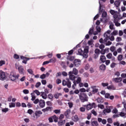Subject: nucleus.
<instances>
[{
  "instance_id": "obj_31",
  "label": "nucleus",
  "mask_w": 126,
  "mask_h": 126,
  "mask_svg": "<svg viewBox=\"0 0 126 126\" xmlns=\"http://www.w3.org/2000/svg\"><path fill=\"white\" fill-rule=\"evenodd\" d=\"M67 63V65L68 66H69V67H70V68H72V67H73V66H74V64L71 63L70 64H69V62L68 61H67L66 62Z\"/></svg>"
},
{
  "instance_id": "obj_19",
  "label": "nucleus",
  "mask_w": 126,
  "mask_h": 126,
  "mask_svg": "<svg viewBox=\"0 0 126 126\" xmlns=\"http://www.w3.org/2000/svg\"><path fill=\"white\" fill-rule=\"evenodd\" d=\"M66 80H67V83L66 84L67 87L68 88H70L71 87V82L69 81V78H66Z\"/></svg>"
},
{
  "instance_id": "obj_43",
  "label": "nucleus",
  "mask_w": 126,
  "mask_h": 126,
  "mask_svg": "<svg viewBox=\"0 0 126 126\" xmlns=\"http://www.w3.org/2000/svg\"><path fill=\"white\" fill-rule=\"evenodd\" d=\"M15 103L13 102H11L9 103V108H15Z\"/></svg>"
},
{
  "instance_id": "obj_4",
  "label": "nucleus",
  "mask_w": 126,
  "mask_h": 126,
  "mask_svg": "<svg viewBox=\"0 0 126 126\" xmlns=\"http://www.w3.org/2000/svg\"><path fill=\"white\" fill-rule=\"evenodd\" d=\"M74 65L76 67H78L81 64V60L79 59H76L74 61Z\"/></svg>"
},
{
  "instance_id": "obj_32",
  "label": "nucleus",
  "mask_w": 126,
  "mask_h": 126,
  "mask_svg": "<svg viewBox=\"0 0 126 126\" xmlns=\"http://www.w3.org/2000/svg\"><path fill=\"white\" fill-rule=\"evenodd\" d=\"M31 95L32 96V101H34L35 99H36V96H35V94L34 93H32L31 94Z\"/></svg>"
},
{
  "instance_id": "obj_30",
  "label": "nucleus",
  "mask_w": 126,
  "mask_h": 126,
  "mask_svg": "<svg viewBox=\"0 0 126 126\" xmlns=\"http://www.w3.org/2000/svg\"><path fill=\"white\" fill-rule=\"evenodd\" d=\"M114 4L116 7H119V5L121 4V2L120 0H116L115 1Z\"/></svg>"
},
{
  "instance_id": "obj_37",
  "label": "nucleus",
  "mask_w": 126,
  "mask_h": 126,
  "mask_svg": "<svg viewBox=\"0 0 126 126\" xmlns=\"http://www.w3.org/2000/svg\"><path fill=\"white\" fill-rule=\"evenodd\" d=\"M1 111L2 112V113H7V112H8V111H9V109H8V108H2L1 109Z\"/></svg>"
},
{
  "instance_id": "obj_22",
  "label": "nucleus",
  "mask_w": 126,
  "mask_h": 126,
  "mask_svg": "<svg viewBox=\"0 0 126 126\" xmlns=\"http://www.w3.org/2000/svg\"><path fill=\"white\" fill-rule=\"evenodd\" d=\"M72 120L73 121V122H78L79 121V119L78 118V116L76 115L72 117Z\"/></svg>"
},
{
  "instance_id": "obj_47",
  "label": "nucleus",
  "mask_w": 126,
  "mask_h": 126,
  "mask_svg": "<svg viewBox=\"0 0 126 126\" xmlns=\"http://www.w3.org/2000/svg\"><path fill=\"white\" fill-rule=\"evenodd\" d=\"M99 10L100 12H101V11H102V10H103V9H102V7H103V5L102 4H101V1L99 2Z\"/></svg>"
},
{
  "instance_id": "obj_1",
  "label": "nucleus",
  "mask_w": 126,
  "mask_h": 126,
  "mask_svg": "<svg viewBox=\"0 0 126 126\" xmlns=\"http://www.w3.org/2000/svg\"><path fill=\"white\" fill-rule=\"evenodd\" d=\"M114 35H118V31H114L111 34V31H107L104 34L103 36L104 37V41L105 42H107V40H110V41H114L115 40V37H114Z\"/></svg>"
},
{
  "instance_id": "obj_60",
  "label": "nucleus",
  "mask_w": 126,
  "mask_h": 126,
  "mask_svg": "<svg viewBox=\"0 0 126 126\" xmlns=\"http://www.w3.org/2000/svg\"><path fill=\"white\" fill-rule=\"evenodd\" d=\"M23 92L24 94H29V91L28 90H24L23 91Z\"/></svg>"
},
{
  "instance_id": "obj_59",
  "label": "nucleus",
  "mask_w": 126,
  "mask_h": 126,
  "mask_svg": "<svg viewBox=\"0 0 126 126\" xmlns=\"http://www.w3.org/2000/svg\"><path fill=\"white\" fill-rule=\"evenodd\" d=\"M107 122L108 123V124H113V120L111 118H108L107 119Z\"/></svg>"
},
{
  "instance_id": "obj_33",
  "label": "nucleus",
  "mask_w": 126,
  "mask_h": 126,
  "mask_svg": "<svg viewBox=\"0 0 126 126\" xmlns=\"http://www.w3.org/2000/svg\"><path fill=\"white\" fill-rule=\"evenodd\" d=\"M114 23H115L116 26H121V24L119 22H118V20L117 19H114Z\"/></svg>"
},
{
  "instance_id": "obj_35",
  "label": "nucleus",
  "mask_w": 126,
  "mask_h": 126,
  "mask_svg": "<svg viewBox=\"0 0 126 126\" xmlns=\"http://www.w3.org/2000/svg\"><path fill=\"white\" fill-rule=\"evenodd\" d=\"M48 97L51 100V101H53V99H54V95L52 94H48Z\"/></svg>"
},
{
  "instance_id": "obj_53",
  "label": "nucleus",
  "mask_w": 126,
  "mask_h": 126,
  "mask_svg": "<svg viewBox=\"0 0 126 126\" xmlns=\"http://www.w3.org/2000/svg\"><path fill=\"white\" fill-rule=\"evenodd\" d=\"M48 120L49 121V123H53L54 122V116L50 117Z\"/></svg>"
},
{
  "instance_id": "obj_7",
  "label": "nucleus",
  "mask_w": 126,
  "mask_h": 126,
  "mask_svg": "<svg viewBox=\"0 0 126 126\" xmlns=\"http://www.w3.org/2000/svg\"><path fill=\"white\" fill-rule=\"evenodd\" d=\"M42 114H43L42 113V111H40V110H38V111H36L34 113V115L33 114V118L34 119H35V116L36 117V119H38V118H39V117H40V116H41V115H42Z\"/></svg>"
},
{
  "instance_id": "obj_61",
  "label": "nucleus",
  "mask_w": 126,
  "mask_h": 126,
  "mask_svg": "<svg viewBox=\"0 0 126 126\" xmlns=\"http://www.w3.org/2000/svg\"><path fill=\"white\" fill-rule=\"evenodd\" d=\"M28 114H29L30 115H32V114H33V110L32 109H29L28 110Z\"/></svg>"
},
{
  "instance_id": "obj_38",
  "label": "nucleus",
  "mask_w": 126,
  "mask_h": 126,
  "mask_svg": "<svg viewBox=\"0 0 126 126\" xmlns=\"http://www.w3.org/2000/svg\"><path fill=\"white\" fill-rule=\"evenodd\" d=\"M112 57H113V54H112V53H108L106 55V58H107V59H109V60H111V59H112Z\"/></svg>"
},
{
  "instance_id": "obj_34",
  "label": "nucleus",
  "mask_w": 126,
  "mask_h": 126,
  "mask_svg": "<svg viewBox=\"0 0 126 126\" xmlns=\"http://www.w3.org/2000/svg\"><path fill=\"white\" fill-rule=\"evenodd\" d=\"M99 68L101 70H105V69H106V65L104 64H102L100 66Z\"/></svg>"
},
{
  "instance_id": "obj_3",
  "label": "nucleus",
  "mask_w": 126,
  "mask_h": 126,
  "mask_svg": "<svg viewBox=\"0 0 126 126\" xmlns=\"http://www.w3.org/2000/svg\"><path fill=\"white\" fill-rule=\"evenodd\" d=\"M96 106V104L94 102L91 103H90L87 105H84V107H86L87 110H91L92 108H95V106Z\"/></svg>"
},
{
  "instance_id": "obj_62",
  "label": "nucleus",
  "mask_w": 126,
  "mask_h": 126,
  "mask_svg": "<svg viewBox=\"0 0 126 126\" xmlns=\"http://www.w3.org/2000/svg\"><path fill=\"white\" fill-rule=\"evenodd\" d=\"M115 66H116V63H112L110 64V67H111V68H114V67H115Z\"/></svg>"
},
{
  "instance_id": "obj_9",
  "label": "nucleus",
  "mask_w": 126,
  "mask_h": 126,
  "mask_svg": "<svg viewBox=\"0 0 126 126\" xmlns=\"http://www.w3.org/2000/svg\"><path fill=\"white\" fill-rule=\"evenodd\" d=\"M83 52V55H84V58L85 59H87L88 58V52H89V50H88V48H84Z\"/></svg>"
},
{
  "instance_id": "obj_6",
  "label": "nucleus",
  "mask_w": 126,
  "mask_h": 126,
  "mask_svg": "<svg viewBox=\"0 0 126 126\" xmlns=\"http://www.w3.org/2000/svg\"><path fill=\"white\" fill-rule=\"evenodd\" d=\"M5 73L2 71H0V80L3 81V80H5Z\"/></svg>"
},
{
  "instance_id": "obj_13",
  "label": "nucleus",
  "mask_w": 126,
  "mask_h": 126,
  "mask_svg": "<svg viewBox=\"0 0 126 126\" xmlns=\"http://www.w3.org/2000/svg\"><path fill=\"white\" fill-rule=\"evenodd\" d=\"M103 113L104 114V115H106V114H108L109 113H111V107L107 106L106 109L103 110Z\"/></svg>"
},
{
  "instance_id": "obj_54",
  "label": "nucleus",
  "mask_w": 126,
  "mask_h": 126,
  "mask_svg": "<svg viewBox=\"0 0 126 126\" xmlns=\"http://www.w3.org/2000/svg\"><path fill=\"white\" fill-rule=\"evenodd\" d=\"M40 79H45V78H46V74H43L41 75L40 76Z\"/></svg>"
},
{
  "instance_id": "obj_12",
  "label": "nucleus",
  "mask_w": 126,
  "mask_h": 126,
  "mask_svg": "<svg viewBox=\"0 0 126 126\" xmlns=\"http://www.w3.org/2000/svg\"><path fill=\"white\" fill-rule=\"evenodd\" d=\"M39 105L40 108H44L46 105V102H45V100L43 99H40L39 102Z\"/></svg>"
},
{
  "instance_id": "obj_45",
  "label": "nucleus",
  "mask_w": 126,
  "mask_h": 126,
  "mask_svg": "<svg viewBox=\"0 0 126 126\" xmlns=\"http://www.w3.org/2000/svg\"><path fill=\"white\" fill-rule=\"evenodd\" d=\"M3 64H5V61L3 60L0 61V66H2Z\"/></svg>"
},
{
  "instance_id": "obj_40",
  "label": "nucleus",
  "mask_w": 126,
  "mask_h": 126,
  "mask_svg": "<svg viewBox=\"0 0 126 126\" xmlns=\"http://www.w3.org/2000/svg\"><path fill=\"white\" fill-rule=\"evenodd\" d=\"M33 93H35L37 96H39V95H41V93H40V92L37 90L33 91Z\"/></svg>"
},
{
  "instance_id": "obj_20",
  "label": "nucleus",
  "mask_w": 126,
  "mask_h": 126,
  "mask_svg": "<svg viewBox=\"0 0 126 126\" xmlns=\"http://www.w3.org/2000/svg\"><path fill=\"white\" fill-rule=\"evenodd\" d=\"M71 72H72V74H74V75H77V74H78V70L75 68H73V70L71 71Z\"/></svg>"
},
{
  "instance_id": "obj_52",
  "label": "nucleus",
  "mask_w": 126,
  "mask_h": 126,
  "mask_svg": "<svg viewBox=\"0 0 126 126\" xmlns=\"http://www.w3.org/2000/svg\"><path fill=\"white\" fill-rule=\"evenodd\" d=\"M28 72L30 74H31L32 75L33 74V70H32V69H28L27 70Z\"/></svg>"
},
{
  "instance_id": "obj_27",
  "label": "nucleus",
  "mask_w": 126,
  "mask_h": 126,
  "mask_svg": "<svg viewBox=\"0 0 126 126\" xmlns=\"http://www.w3.org/2000/svg\"><path fill=\"white\" fill-rule=\"evenodd\" d=\"M64 124H65V120H63V121L61 120L58 122V126H63Z\"/></svg>"
},
{
  "instance_id": "obj_44",
  "label": "nucleus",
  "mask_w": 126,
  "mask_h": 126,
  "mask_svg": "<svg viewBox=\"0 0 126 126\" xmlns=\"http://www.w3.org/2000/svg\"><path fill=\"white\" fill-rule=\"evenodd\" d=\"M118 60L119 62H121V61L123 60V55H119L118 57Z\"/></svg>"
},
{
  "instance_id": "obj_24",
  "label": "nucleus",
  "mask_w": 126,
  "mask_h": 126,
  "mask_svg": "<svg viewBox=\"0 0 126 126\" xmlns=\"http://www.w3.org/2000/svg\"><path fill=\"white\" fill-rule=\"evenodd\" d=\"M81 82V78L80 77H78L77 79V80L74 81V83L76 84H79Z\"/></svg>"
},
{
  "instance_id": "obj_29",
  "label": "nucleus",
  "mask_w": 126,
  "mask_h": 126,
  "mask_svg": "<svg viewBox=\"0 0 126 126\" xmlns=\"http://www.w3.org/2000/svg\"><path fill=\"white\" fill-rule=\"evenodd\" d=\"M54 97L55 99H59V97L60 96H62V94L61 93H56L54 95Z\"/></svg>"
},
{
  "instance_id": "obj_42",
  "label": "nucleus",
  "mask_w": 126,
  "mask_h": 126,
  "mask_svg": "<svg viewBox=\"0 0 126 126\" xmlns=\"http://www.w3.org/2000/svg\"><path fill=\"white\" fill-rule=\"evenodd\" d=\"M50 63H56L57 62V59L53 58L49 60Z\"/></svg>"
},
{
  "instance_id": "obj_51",
  "label": "nucleus",
  "mask_w": 126,
  "mask_h": 126,
  "mask_svg": "<svg viewBox=\"0 0 126 126\" xmlns=\"http://www.w3.org/2000/svg\"><path fill=\"white\" fill-rule=\"evenodd\" d=\"M107 12H103L102 14V17L103 18H105V17H107Z\"/></svg>"
},
{
  "instance_id": "obj_64",
  "label": "nucleus",
  "mask_w": 126,
  "mask_h": 126,
  "mask_svg": "<svg viewBox=\"0 0 126 126\" xmlns=\"http://www.w3.org/2000/svg\"><path fill=\"white\" fill-rule=\"evenodd\" d=\"M14 59H16V60H18V59H19V56L17 54H15L14 55Z\"/></svg>"
},
{
  "instance_id": "obj_16",
  "label": "nucleus",
  "mask_w": 126,
  "mask_h": 126,
  "mask_svg": "<svg viewBox=\"0 0 126 126\" xmlns=\"http://www.w3.org/2000/svg\"><path fill=\"white\" fill-rule=\"evenodd\" d=\"M123 80L122 77H118V78H114L113 79V81L115 82V83H119V82H121Z\"/></svg>"
},
{
  "instance_id": "obj_55",
  "label": "nucleus",
  "mask_w": 126,
  "mask_h": 126,
  "mask_svg": "<svg viewBox=\"0 0 126 126\" xmlns=\"http://www.w3.org/2000/svg\"><path fill=\"white\" fill-rule=\"evenodd\" d=\"M66 83H67V80H63L62 81V84L63 86H65V85H66Z\"/></svg>"
},
{
  "instance_id": "obj_21",
  "label": "nucleus",
  "mask_w": 126,
  "mask_h": 126,
  "mask_svg": "<svg viewBox=\"0 0 126 126\" xmlns=\"http://www.w3.org/2000/svg\"><path fill=\"white\" fill-rule=\"evenodd\" d=\"M107 89H108V90H116V87L113 85L108 86Z\"/></svg>"
},
{
  "instance_id": "obj_26",
  "label": "nucleus",
  "mask_w": 126,
  "mask_h": 126,
  "mask_svg": "<svg viewBox=\"0 0 126 126\" xmlns=\"http://www.w3.org/2000/svg\"><path fill=\"white\" fill-rule=\"evenodd\" d=\"M77 54L79 55V56H82L84 58L83 50H82V49H79L78 50V53Z\"/></svg>"
},
{
  "instance_id": "obj_28",
  "label": "nucleus",
  "mask_w": 126,
  "mask_h": 126,
  "mask_svg": "<svg viewBox=\"0 0 126 126\" xmlns=\"http://www.w3.org/2000/svg\"><path fill=\"white\" fill-rule=\"evenodd\" d=\"M70 114V110L67 109L64 113V116L67 118L68 115Z\"/></svg>"
},
{
  "instance_id": "obj_39",
  "label": "nucleus",
  "mask_w": 126,
  "mask_h": 126,
  "mask_svg": "<svg viewBox=\"0 0 126 126\" xmlns=\"http://www.w3.org/2000/svg\"><path fill=\"white\" fill-rule=\"evenodd\" d=\"M96 32L98 34V33H100L101 32V28L99 26H97L96 27Z\"/></svg>"
},
{
  "instance_id": "obj_8",
  "label": "nucleus",
  "mask_w": 126,
  "mask_h": 126,
  "mask_svg": "<svg viewBox=\"0 0 126 126\" xmlns=\"http://www.w3.org/2000/svg\"><path fill=\"white\" fill-rule=\"evenodd\" d=\"M68 75H69V80H72L73 81H74L75 80V78H76V77L72 74V72H68Z\"/></svg>"
},
{
  "instance_id": "obj_50",
  "label": "nucleus",
  "mask_w": 126,
  "mask_h": 126,
  "mask_svg": "<svg viewBox=\"0 0 126 126\" xmlns=\"http://www.w3.org/2000/svg\"><path fill=\"white\" fill-rule=\"evenodd\" d=\"M98 108H99V109H101V110H103L105 107L104 106V105L103 104H98L97 105Z\"/></svg>"
},
{
  "instance_id": "obj_48",
  "label": "nucleus",
  "mask_w": 126,
  "mask_h": 126,
  "mask_svg": "<svg viewBox=\"0 0 126 126\" xmlns=\"http://www.w3.org/2000/svg\"><path fill=\"white\" fill-rule=\"evenodd\" d=\"M105 42L106 43H105L106 46H110V45H112V42H111L110 41H108V40H107L106 42L105 41Z\"/></svg>"
},
{
  "instance_id": "obj_2",
  "label": "nucleus",
  "mask_w": 126,
  "mask_h": 126,
  "mask_svg": "<svg viewBox=\"0 0 126 126\" xmlns=\"http://www.w3.org/2000/svg\"><path fill=\"white\" fill-rule=\"evenodd\" d=\"M79 99L82 102V103H84V102H88V96L84 93H80L79 94Z\"/></svg>"
},
{
  "instance_id": "obj_58",
  "label": "nucleus",
  "mask_w": 126,
  "mask_h": 126,
  "mask_svg": "<svg viewBox=\"0 0 126 126\" xmlns=\"http://www.w3.org/2000/svg\"><path fill=\"white\" fill-rule=\"evenodd\" d=\"M39 102H40V100L38 98H36L33 100V103L35 104H38Z\"/></svg>"
},
{
  "instance_id": "obj_15",
  "label": "nucleus",
  "mask_w": 126,
  "mask_h": 126,
  "mask_svg": "<svg viewBox=\"0 0 126 126\" xmlns=\"http://www.w3.org/2000/svg\"><path fill=\"white\" fill-rule=\"evenodd\" d=\"M98 123H101L102 125H106L107 124V120L106 119H102L101 118H98L97 119Z\"/></svg>"
},
{
  "instance_id": "obj_11",
  "label": "nucleus",
  "mask_w": 126,
  "mask_h": 126,
  "mask_svg": "<svg viewBox=\"0 0 126 126\" xmlns=\"http://www.w3.org/2000/svg\"><path fill=\"white\" fill-rule=\"evenodd\" d=\"M89 35H92V34H94V35H97V34H98V32H94V27H92L89 30Z\"/></svg>"
},
{
  "instance_id": "obj_46",
  "label": "nucleus",
  "mask_w": 126,
  "mask_h": 126,
  "mask_svg": "<svg viewBox=\"0 0 126 126\" xmlns=\"http://www.w3.org/2000/svg\"><path fill=\"white\" fill-rule=\"evenodd\" d=\"M94 53L97 54V55H100V50L99 49H95L94 50Z\"/></svg>"
},
{
  "instance_id": "obj_14",
  "label": "nucleus",
  "mask_w": 126,
  "mask_h": 126,
  "mask_svg": "<svg viewBox=\"0 0 126 126\" xmlns=\"http://www.w3.org/2000/svg\"><path fill=\"white\" fill-rule=\"evenodd\" d=\"M91 88L93 89L92 91L93 94H95V93H97V92H98V89L97 88L96 86H92Z\"/></svg>"
},
{
  "instance_id": "obj_56",
  "label": "nucleus",
  "mask_w": 126,
  "mask_h": 126,
  "mask_svg": "<svg viewBox=\"0 0 126 126\" xmlns=\"http://www.w3.org/2000/svg\"><path fill=\"white\" fill-rule=\"evenodd\" d=\"M53 120L55 123H58V118H57L56 115L53 116Z\"/></svg>"
},
{
  "instance_id": "obj_63",
  "label": "nucleus",
  "mask_w": 126,
  "mask_h": 126,
  "mask_svg": "<svg viewBox=\"0 0 126 126\" xmlns=\"http://www.w3.org/2000/svg\"><path fill=\"white\" fill-rule=\"evenodd\" d=\"M122 41V37H118L116 38V41L117 42H121Z\"/></svg>"
},
{
  "instance_id": "obj_23",
  "label": "nucleus",
  "mask_w": 126,
  "mask_h": 126,
  "mask_svg": "<svg viewBox=\"0 0 126 126\" xmlns=\"http://www.w3.org/2000/svg\"><path fill=\"white\" fill-rule=\"evenodd\" d=\"M100 60L101 62H102V63H105V62H106V57L104 55H101V56H100Z\"/></svg>"
},
{
  "instance_id": "obj_49",
  "label": "nucleus",
  "mask_w": 126,
  "mask_h": 126,
  "mask_svg": "<svg viewBox=\"0 0 126 126\" xmlns=\"http://www.w3.org/2000/svg\"><path fill=\"white\" fill-rule=\"evenodd\" d=\"M76 47H74V48H73V49H72V50H70V51L68 52V54L69 55H72V54H73V52H74V50H75V49H76Z\"/></svg>"
},
{
  "instance_id": "obj_10",
  "label": "nucleus",
  "mask_w": 126,
  "mask_h": 126,
  "mask_svg": "<svg viewBox=\"0 0 126 126\" xmlns=\"http://www.w3.org/2000/svg\"><path fill=\"white\" fill-rule=\"evenodd\" d=\"M15 74L13 72H11L10 74L8 76L9 78H10V80L11 81H15Z\"/></svg>"
},
{
  "instance_id": "obj_57",
  "label": "nucleus",
  "mask_w": 126,
  "mask_h": 126,
  "mask_svg": "<svg viewBox=\"0 0 126 126\" xmlns=\"http://www.w3.org/2000/svg\"><path fill=\"white\" fill-rule=\"evenodd\" d=\"M54 113H55V114H60L61 113V110L56 109L54 110Z\"/></svg>"
},
{
  "instance_id": "obj_18",
  "label": "nucleus",
  "mask_w": 126,
  "mask_h": 126,
  "mask_svg": "<svg viewBox=\"0 0 126 126\" xmlns=\"http://www.w3.org/2000/svg\"><path fill=\"white\" fill-rule=\"evenodd\" d=\"M96 102L99 104H103L104 102V99L102 97H98L96 99Z\"/></svg>"
},
{
  "instance_id": "obj_36",
  "label": "nucleus",
  "mask_w": 126,
  "mask_h": 126,
  "mask_svg": "<svg viewBox=\"0 0 126 126\" xmlns=\"http://www.w3.org/2000/svg\"><path fill=\"white\" fill-rule=\"evenodd\" d=\"M109 28L111 30H114V29H115V28H114V23L112 22L110 23Z\"/></svg>"
},
{
  "instance_id": "obj_17",
  "label": "nucleus",
  "mask_w": 126,
  "mask_h": 126,
  "mask_svg": "<svg viewBox=\"0 0 126 126\" xmlns=\"http://www.w3.org/2000/svg\"><path fill=\"white\" fill-rule=\"evenodd\" d=\"M91 124L92 126H99V124H98V122L95 120H92L91 121Z\"/></svg>"
},
{
  "instance_id": "obj_41",
  "label": "nucleus",
  "mask_w": 126,
  "mask_h": 126,
  "mask_svg": "<svg viewBox=\"0 0 126 126\" xmlns=\"http://www.w3.org/2000/svg\"><path fill=\"white\" fill-rule=\"evenodd\" d=\"M117 12H118L115 11L114 10H110V13H111V14H112V15H115V14H117Z\"/></svg>"
},
{
  "instance_id": "obj_5",
  "label": "nucleus",
  "mask_w": 126,
  "mask_h": 126,
  "mask_svg": "<svg viewBox=\"0 0 126 126\" xmlns=\"http://www.w3.org/2000/svg\"><path fill=\"white\" fill-rule=\"evenodd\" d=\"M18 69L20 74L24 75V73H25V70H24V67H23V66L22 65L19 66L18 67Z\"/></svg>"
},
{
  "instance_id": "obj_25",
  "label": "nucleus",
  "mask_w": 126,
  "mask_h": 126,
  "mask_svg": "<svg viewBox=\"0 0 126 126\" xmlns=\"http://www.w3.org/2000/svg\"><path fill=\"white\" fill-rule=\"evenodd\" d=\"M41 96L43 99H47V94L45 93V92H41Z\"/></svg>"
}]
</instances>
